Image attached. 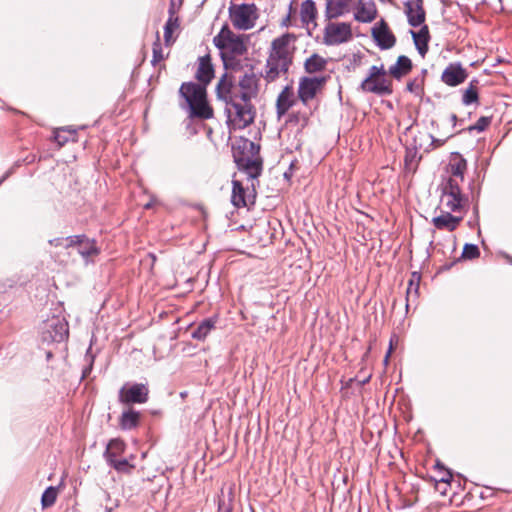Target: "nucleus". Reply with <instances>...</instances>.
Masks as SVG:
<instances>
[{
	"instance_id": "18",
	"label": "nucleus",
	"mask_w": 512,
	"mask_h": 512,
	"mask_svg": "<svg viewBox=\"0 0 512 512\" xmlns=\"http://www.w3.org/2000/svg\"><path fill=\"white\" fill-rule=\"evenodd\" d=\"M294 104V93L290 86H286L278 95L276 107L279 117L283 116Z\"/></svg>"
},
{
	"instance_id": "23",
	"label": "nucleus",
	"mask_w": 512,
	"mask_h": 512,
	"mask_svg": "<svg viewBox=\"0 0 512 512\" xmlns=\"http://www.w3.org/2000/svg\"><path fill=\"white\" fill-rule=\"evenodd\" d=\"M441 201L448 212H457L463 208L465 198L454 194H442Z\"/></svg>"
},
{
	"instance_id": "9",
	"label": "nucleus",
	"mask_w": 512,
	"mask_h": 512,
	"mask_svg": "<svg viewBox=\"0 0 512 512\" xmlns=\"http://www.w3.org/2000/svg\"><path fill=\"white\" fill-rule=\"evenodd\" d=\"M327 77L315 76V77H302L299 80L298 85V97L301 102L305 105L315 98L318 92L322 90Z\"/></svg>"
},
{
	"instance_id": "10",
	"label": "nucleus",
	"mask_w": 512,
	"mask_h": 512,
	"mask_svg": "<svg viewBox=\"0 0 512 512\" xmlns=\"http://www.w3.org/2000/svg\"><path fill=\"white\" fill-rule=\"evenodd\" d=\"M68 337V325L64 319L53 317L42 329V339L46 342H62Z\"/></svg>"
},
{
	"instance_id": "8",
	"label": "nucleus",
	"mask_w": 512,
	"mask_h": 512,
	"mask_svg": "<svg viewBox=\"0 0 512 512\" xmlns=\"http://www.w3.org/2000/svg\"><path fill=\"white\" fill-rule=\"evenodd\" d=\"M149 389L146 384H125L119 390V401L123 404H144L148 401Z\"/></svg>"
},
{
	"instance_id": "5",
	"label": "nucleus",
	"mask_w": 512,
	"mask_h": 512,
	"mask_svg": "<svg viewBox=\"0 0 512 512\" xmlns=\"http://www.w3.org/2000/svg\"><path fill=\"white\" fill-rule=\"evenodd\" d=\"M360 89L378 96H388L393 93L392 81L388 78L383 64L369 68L368 75L360 84Z\"/></svg>"
},
{
	"instance_id": "28",
	"label": "nucleus",
	"mask_w": 512,
	"mask_h": 512,
	"mask_svg": "<svg viewBox=\"0 0 512 512\" xmlns=\"http://www.w3.org/2000/svg\"><path fill=\"white\" fill-rule=\"evenodd\" d=\"M125 449V444L120 439H112L106 448V451L104 453V456L107 460V462L111 461L112 459H115L118 455L122 454Z\"/></svg>"
},
{
	"instance_id": "49",
	"label": "nucleus",
	"mask_w": 512,
	"mask_h": 512,
	"mask_svg": "<svg viewBox=\"0 0 512 512\" xmlns=\"http://www.w3.org/2000/svg\"><path fill=\"white\" fill-rule=\"evenodd\" d=\"M2 182V180H0V183Z\"/></svg>"
},
{
	"instance_id": "27",
	"label": "nucleus",
	"mask_w": 512,
	"mask_h": 512,
	"mask_svg": "<svg viewBox=\"0 0 512 512\" xmlns=\"http://www.w3.org/2000/svg\"><path fill=\"white\" fill-rule=\"evenodd\" d=\"M139 413L133 409L124 411L120 418V426L122 429L130 430L138 425Z\"/></svg>"
},
{
	"instance_id": "41",
	"label": "nucleus",
	"mask_w": 512,
	"mask_h": 512,
	"mask_svg": "<svg viewBox=\"0 0 512 512\" xmlns=\"http://www.w3.org/2000/svg\"><path fill=\"white\" fill-rule=\"evenodd\" d=\"M54 139L59 145H63L67 142V138L62 136L59 131L55 133Z\"/></svg>"
},
{
	"instance_id": "3",
	"label": "nucleus",
	"mask_w": 512,
	"mask_h": 512,
	"mask_svg": "<svg viewBox=\"0 0 512 512\" xmlns=\"http://www.w3.org/2000/svg\"><path fill=\"white\" fill-rule=\"evenodd\" d=\"M180 94L186 100L191 118L210 119L213 117V109L207 101L206 87L193 82L183 83L180 87Z\"/></svg>"
},
{
	"instance_id": "14",
	"label": "nucleus",
	"mask_w": 512,
	"mask_h": 512,
	"mask_svg": "<svg viewBox=\"0 0 512 512\" xmlns=\"http://www.w3.org/2000/svg\"><path fill=\"white\" fill-rule=\"evenodd\" d=\"M377 16V8L373 1H359L355 12L354 18L361 23H370Z\"/></svg>"
},
{
	"instance_id": "20",
	"label": "nucleus",
	"mask_w": 512,
	"mask_h": 512,
	"mask_svg": "<svg viewBox=\"0 0 512 512\" xmlns=\"http://www.w3.org/2000/svg\"><path fill=\"white\" fill-rule=\"evenodd\" d=\"M411 69V60L407 56L401 55L398 57L396 63L389 68L388 73L393 78L399 80L406 76L411 71Z\"/></svg>"
},
{
	"instance_id": "40",
	"label": "nucleus",
	"mask_w": 512,
	"mask_h": 512,
	"mask_svg": "<svg viewBox=\"0 0 512 512\" xmlns=\"http://www.w3.org/2000/svg\"><path fill=\"white\" fill-rule=\"evenodd\" d=\"M417 290H418V284L414 286L413 279H412V280H410V282H409V287H408V289H407V295H408V298L411 296L412 291H414V294L416 295V294H417Z\"/></svg>"
},
{
	"instance_id": "17",
	"label": "nucleus",
	"mask_w": 512,
	"mask_h": 512,
	"mask_svg": "<svg viewBox=\"0 0 512 512\" xmlns=\"http://www.w3.org/2000/svg\"><path fill=\"white\" fill-rule=\"evenodd\" d=\"M351 0H328L326 3V17L338 18L349 12Z\"/></svg>"
},
{
	"instance_id": "19",
	"label": "nucleus",
	"mask_w": 512,
	"mask_h": 512,
	"mask_svg": "<svg viewBox=\"0 0 512 512\" xmlns=\"http://www.w3.org/2000/svg\"><path fill=\"white\" fill-rule=\"evenodd\" d=\"M213 76L214 70L210 62V58L208 56L201 57L199 59L196 78L202 83V86L206 87V85L212 80Z\"/></svg>"
},
{
	"instance_id": "4",
	"label": "nucleus",
	"mask_w": 512,
	"mask_h": 512,
	"mask_svg": "<svg viewBox=\"0 0 512 512\" xmlns=\"http://www.w3.org/2000/svg\"><path fill=\"white\" fill-rule=\"evenodd\" d=\"M217 48L220 49L221 57L226 68L234 67L235 58L246 52V45L242 36L236 35L227 28H223L213 39Z\"/></svg>"
},
{
	"instance_id": "22",
	"label": "nucleus",
	"mask_w": 512,
	"mask_h": 512,
	"mask_svg": "<svg viewBox=\"0 0 512 512\" xmlns=\"http://www.w3.org/2000/svg\"><path fill=\"white\" fill-rule=\"evenodd\" d=\"M317 15L316 6L313 0H305L301 4L300 17L304 24H314Z\"/></svg>"
},
{
	"instance_id": "13",
	"label": "nucleus",
	"mask_w": 512,
	"mask_h": 512,
	"mask_svg": "<svg viewBox=\"0 0 512 512\" xmlns=\"http://www.w3.org/2000/svg\"><path fill=\"white\" fill-rule=\"evenodd\" d=\"M404 6L405 14L410 26L418 27L424 23L426 14L422 0L408 1Z\"/></svg>"
},
{
	"instance_id": "42",
	"label": "nucleus",
	"mask_w": 512,
	"mask_h": 512,
	"mask_svg": "<svg viewBox=\"0 0 512 512\" xmlns=\"http://www.w3.org/2000/svg\"><path fill=\"white\" fill-rule=\"evenodd\" d=\"M63 241L66 242V239H62V238H55V239H51L49 240V244L50 245H54V246H58V245H62Z\"/></svg>"
},
{
	"instance_id": "25",
	"label": "nucleus",
	"mask_w": 512,
	"mask_h": 512,
	"mask_svg": "<svg viewBox=\"0 0 512 512\" xmlns=\"http://www.w3.org/2000/svg\"><path fill=\"white\" fill-rule=\"evenodd\" d=\"M415 46L421 55L428 50L429 31L427 26H423L418 33L411 31Z\"/></svg>"
},
{
	"instance_id": "38",
	"label": "nucleus",
	"mask_w": 512,
	"mask_h": 512,
	"mask_svg": "<svg viewBox=\"0 0 512 512\" xmlns=\"http://www.w3.org/2000/svg\"><path fill=\"white\" fill-rule=\"evenodd\" d=\"M163 58L161 44L159 42V38H157V41L153 44V58L151 62L153 65H156L158 62L163 60Z\"/></svg>"
},
{
	"instance_id": "43",
	"label": "nucleus",
	"mask_w": 512,
	"mask_h": 512,
	"mask_svg": "<svg viewBox=\"0 0 512 512\" xmlns=\"http://www.w3.org/2000/svg\"><path fill=\"white\" fill-rule=\"evenodd\" d=\"M406 88L408 91L414 92L415 91V82L414 81L408 82Z\"/></svg>"
},
{
	"instance_id": "39",
	"label": "nucleus",
	"mask_w": 512,
	"mask_h": 512,
	"mask_svg": "<svg viewBox=\"0 0 512 512\" xmlns=\"http://www.w3.org/2000/svg\"><path fill=\"white\" fill-rule=\"evenodd\" d=\"M436 468L441 470L439 481L449 483L452 479V473L449 470L445 469L444 466L441 465L440 463L436 464Z\"/></svg>"
},
{
	"instance_id": "11",
	"label": "nucleus",
	"mask_w": 512,
	"mask_h": 512,
	"mask_svg": "<svg viewBox=\"0 0 512 512\" xmlns=\"http://www.w3.org/2000/svg\"><path fill=\"white\" fill-rule=\"evenodd\" d=\"M371 34L377 46L382 50L390 49L396 43V37L383 19L373 26Z\"/></svg>"
},
{
	"instance_id": "26",
	"label": "nucleus",
	"mask_w": 512,
	"mask_h": 512,
	"mask_svg": "<svg viewBox=\"0 0 512 512\" xmlns=\"http://www.w3.org/2000/svg\"><path fill=\"white\" fill-rule=\"evenodd\" d=\"M327 61L318 54H313L304 63L305 71L309 74L317 73L325 69Z\"/></svg>"
},
{
	"instance_id": "45",
	"label": "nucleus",
	"mask_w": 512,
	"mask_h": 512,
	"mask_svg": "<svg viewBox=\"0 0 512 512\" xmlns=\"http://www.w3.org/2000/svg\"><path fill=\"white\" fill-rule=\"evenodd\" d=\"M152 206H153V200H152V201H150V202H148L147 204H145L144 208H145V209H149V208H151Z\"/></svg>"
},
{
	"instance_id": "34",
	"label": "nucleus",
	"mask_w": 512,
	"mask_h": 512,
	"mask_svg": "<svg viewBox=\"0 0 512 512\" xmlns=\"http://www.w3.org/2000/svg\"><path fill=\"white\" fill-rule=\"evenodd\" d=\"M478 101V91L476 86L471 82L469 87L464 91L462 102L465 105H470Z\"/></svg>"
},
{
	"instance_id": "48",
	"label": "nucleus",
	"mask_w": 512,
	"mask_h": 512,
	"mask_svg": "<svg viewBox=\"0 0 512 512\" xmlns=\"http://www.w3.org/2000/svg\"><path fill=\"white\" fill-rule=\"evenodd\" d=\"M247 144H249L251 147L254 146L253 142H248Z\"/></svg>"
},
{
	"instance_id": "36",
	"label": "nucleus",
	"mask_w": 512,
	"mask_h": 512,
	"mask_svg": "<svg viewBox=\"0 0 512 512\" xmlns=\"http://www.w3.org/2000/svg\"><path fill=\"white\" fill-rule=\"evenodd\" d=\"M479 249L474 244H465L462 256L467 259H473L479 256Z\"/></svg>"
},
{
	"instance_id": "31",
	"label": "nucleus",
	"mask_w": 512,
	"mask_h": 512,
	"mask_svg": "<svg viewBox=\"0 0 512 512\" xmlns=\"http://www.w3.org/2000/svg\"><path fill=\"white\" fill-rule=\"evenodd\" d=\"M239 166L246 168L251 177H257L260 173V165L257 161L251 159L235 158Z\"/></svg>"
},
{
	"instance_id": "12",
	"label": "nucleus",
	"mask_w": 512,
	"mask_h": 512,
	"mask_svg": "<svg viewBox=\"0 0 512 512\" xmlns=\"http://www.w3.org/2000/svg\"><path fill=\"white\" fill-rule=\"evenodd\" d=\"M467 78V72L460 63L449 64L442 73L441 79L448 86H457Z\"/></svg>"
},
{
	"instance_id": "2",
	"label": "nucleus",
	"mask_w": 512,
	"mask_h": 512,
	"mask_svg": "<svg viewBox=\"0 0 512 512\" xmlns=\"http://www.w3.org/2000/svg\"><path fill=\"white\" fill-rule=\"evenodd\" d=\"M296 37L285 33L275 38L270 45L263 77L268 82L286 76L293 63Z\"/></svg>"
},
{
	"instance_id": "46",
	"label": "nucleus",
	"mask_w": 512,
	"mask_h": 512,
	"mask_svg": "<svg viewBox=\"0 0 512 512\" xmlns=\"http://www.w3.org/2000/svg\"><path fill=\"white\" fill-rule=\"evenodd\" d=\"M369 381V377L365 378L364 380L361 381L362 384H365L366 382Z\"/></svg>"
},
{
	"instance_id": "47",
	"label": "nucleus",
	"mask_w": 512,
	"mask_h": 512,
	"mask_svg": "<svg viewBox=\"0 0 512 512\" xmlns=\"http://www.w3.org/2000/svg\"><path fill=\"white\" fill-rule=\"evenodd\" d=\"M106 512H112V508L106 507Z\"/></svg>"
},
{
	"instance_id": "44",
	"label": "nucleus",
	"mask_w": 512,
	"mask_h": 512,
	"mask_svg": "<svg viewBox=\"0 0 512 512\" xmlns=\"http://www.w3.org/2000/svg\"><path fill=\"white\" fill-rule=\"evenodd\" d=\"M391 350H392V343H390V348H389V351L387 352L386 356H385V359H384V362L387 364L388 362V358L390 356V353H391Z\"/></svg>"
},
{
	"instance_id": "6",
	"label": "nucleus",
	"mask_w": 512,
	"mask_h": 512,
	"mask_svg": "<svg viewBox=\"0 0 512 512\" xmlns=\"http://www.w3.org/2000/svg\"><path fill=\"white\" fill-rule=\"evenodd\" d=\"M229 16L233 26L239 30H249L255 26L258 9L255 4H232Z\"/></svg>"
},
{
	"instance_id": "29",
	"label": "nucleus",
	"mask_w": 512,
	"mask_h": 512,
	"mask_svg": "<svg viewBox=\"0 0 512 512\" xmlns=\"http://www.w3.org/2000/svg\"><path fill=\"white\" fill-rule=\"evenodd\" d=\"M179 27L178 18L174 17L173 13H170L165 26H164V41L166 45H170L173 42V32Z\"/></svg>"
},
{
	"instance_id": "33",
	"label": "nucleus",
	"mask_w": 512,
	"mask_h": 512,
	"mask_svg": "<svg viewBox=\"0 0 512 512\" xmlns=\"http://www.w3.org/2000/svg\"><path fill=\"white\" fill-rule=\"evenodd\" d=\"M57 499V489L53 486L48 487L42 494L41 504L43 508L52 506Z\"/></svg>"
},
{
	"instance_id": "7",
	"label": "nucleus",
	"mask_w": 512,
	"mask_h": 512,
	"mask_svg": "<svg viewBox=\"0 0 512 512\" xmlns=\"http://www.w3.org/2000/svg\"><path fill=\"white\" fill-rule=\"evenodd\" d=\"M353 37L352 27L346 22H329L325 29L323 40L326 45L333 46L346 43Z\"/></svg>"
},
{
	"instance_id": "1",
	"label": "nucleus",
	"mask_w": 512,
	"mask_h": 512,
	"mask_svg": "<svg viewBox=\"0 0 512 512\" xmlns=\"http://www.w3.org/2000/svg\"><path fill=\"white\" fill-rule=\"evenodd\" d=\"M259 92V78L254 73H245L237 84L222 78L216 88L218 99L225 103L224 112L231 129H244L253 123L256 110L251 100Z\"/></svg>"
},
{
	"instance_id": "32",
	"label": "nucleus",
	"mask_w": 512,
	"mask_h": 512,
	"mask_svg": "<svg viewBox=\"0 0 512 512\" xmlns=\"http://www.w3.org/2000/svg\"><path fill=\"white\" fill-rule=\"evenodd\" d=\"M463 181L464 180H459L458 178H449L443 187L442 194H454L463 196L460 188V185Z\"/></svg>"
},
{
	"instance_id": "24",
	"label": "nucleus",
	"mask_w": 512,
	"mask_h": 512,
	"mask_svg": "<svg viewBox=\"0 0 512 512\" xmlns=\"http://www.w3.org/2000/svg\"><path fill=\"white\" fill-rule=\"evenodd\" d=\"M217 318H208L203 320L193 331L192 337L197 340H204L215 328Z\"/></svg>"
},
{
	"instance_id": "15",
	"label": "nucleus",
	"mask_w": 512,
	"mask_h": 512,
	"mask_svg": "<svg viewBox=\"0 0 512 512\" xmlns=\"http://www.w3.org/2000/svg\"><path fill=\"white\" fill-rule=\"evenodd\" d=\"M66 242L67 247L78 244V252L84 258L91 257L98 253V249L95 245V242L93 240L86 239L83 236H72L66 238Z\"/></svg>"
},
{
	"instance_id": "16",
	"label": "nucleus",
	"mask_w": 512,
	"mask_h": 512,
	"mask_svg": "<svg viewBox=\"0 0 512 512\" xmlns=\"http://www.w3.org/2000/svg\"><path fill=\"white\" fill-rule=\"evenodd\" d=\"M461 221L462 217L453 216L448 211L432 219V223L437 229L448 231H454Z\"/></svg>"
},
{
	"instance_id": "35",
	"label": "nucleus",
	"mask_w": 512,
	"mask_h": 512,
	"mask_svg": "<svg viewBox=\"0 0 512 512\" xmlns=\"http://www.w3.org/2000/svg\"><path fill=\"white\" fill-rule=\"evenodd\" d=\"M112 467H114L119 472H130L132 468H134L133 465H131L126 459L117 460L112 459L108 462Z\"/></svg>"
},
{
	"instance_id": "21",
	"label": "nucleus",
	"mask_w": 512,
	"mask_h": 512,
	"mask_svg": "<svg viewBox=\"0 0 512 512\" xmlns=\"http://www.w3.org/2000/svg\"><path fill=\"white\" fill-rule=\"evenodd\" d=\"M467 169L466 160L459 154H455L449 163L448 172L450 173L449 178H458L464 180V173Z\"/></svg>"
},
{
	"instance_id": "37",
	"label": "nucleus",
	"mask_w": 512,
	"mask_h": 512,
	"mask_svg": "<svg viewBox=\"0 0 512 512\" xmlns=\"http://www.w3.org/2000/svg\"><path fill=\"white\" fill-rule=\"evenodd\" d=\"M490 123H491V118L483 116V117H480L477 120V122L473 126H471L469 129L482 132L490 125Z\"/></svg>"
},
{
	"instance_id": "30",
	"label": "nucleus",
	"mask_w": 512,
	"mask_h": 512,
	"mask_svg": "<svg viewBox=\"0 0 512 512\" xmlns=\"http://www.w3.org/2000/svg\"><path fill=\"white\" fill-rule=\"evenodd\" d=\"M231 201L236 207H244L246 206V201L244 198V189L240 182L233 181V189H232V197Z\"/></svg>"
}]
</instances>
